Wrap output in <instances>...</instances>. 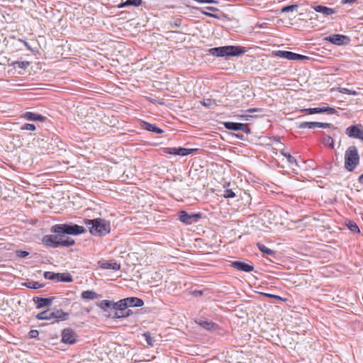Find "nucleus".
I'll return each instance as SVG.
<instances>
[{
  "instance_id": "f257e3e1",
  "label": "nucleus",
  "mask_w": 363,
  "mask_h": 363,
  "mask_svg": "<svg viewBox=\"0 0 363 363\" xmlns=\"http://www.w3.org/2000/svg\"><path fill=\"white\" fill-rule=\"evenodd\" d=\"M84 224L89 228L91 234L95 236H103L111 231L109 222L102 218L86 219Z\"/></svg>"
},
{
  "instance_id": "f03ea898",
  "label": "nucleus",
  "mask_w": 363,
  "mask_h": 363,
  "mask_svg": "<svg viewBox=\"0 0 363 363\" xmlns=\"http://www.w3.org/2000/svg\"><path fill=\"white\" fill-rule=\"evenodd\" d=\"M69 318L68 313L64 312L62 309H47L37 314L38 320H52V323L67 320Z\"/></svg>"
},
{
  "instance_id": "7ed1b4c3",
  "label": "nucleus",
  "mask_w": 363,
  "mask_h": 363,
  "mask_svg": "<svg viewBox=\"0 0 363 363\" xmlns=\"http://www.w3.org/2000/svg\"><path fill=\"white\" fill-rule=\"evenodd\" d=\"M208 52L217 57L238 56L245 52L242 47L240 46H223L210 48Z\"/></svg>"
},
{
  "instance_id": "20e7f679",
  "label": "nucleus",
  "mask_w": 363,
  "mask_h": 363,
  "mask_svg": "<svg viewBox=\"0 0 363 363\" xmlns=\"http://www.w3.org/2000/svg\"><path fill=\"white\" fill-rule=\"evenodd\" d=\"M86 231L83 226L77 224H57L51 228L54 233H65L67 235H78Z\"/></svg>"
},
{
  "instance_id": "39448f33",
  "label": "nucleus",
  "mask_w": 363,
  "mask_h": 363,
  "mask_svg": "<svg viewBox=\"0 0 363 363\" xmlns=\"http://www.w3.org/2000/svg\"><path fill=\"white\" fill-rule=\"evenodd\" d=\"M359 157L355 146H350L345 154V167L348 171H353L359 163Z\"/></svg>"
},
{
  "instance_id": "423d86ee",
  "label": "nucleus",
  "mask_w": 363,
  "mask_h": 363,
  "mask_svg": "<svg viewBox=\"0 0 363 363\" xmlns=\"http://www.w3.org/2000/svg\"><path fill=\"white\" fill-rule=\"evenodd\" d=\"M45 279L57 282H71L72 277L69 273H55L52 272H45L43 274Z\"/></svg>"
},
{
  "instance_id": "0eeeda50",
  "label": "nucleus",
  "mask_w": 363,
  "mask_h": 363,
  "mask_svg": "<svg viewBox=\"0 0 363 363\" xmlns=\"http://www.w3.org/2000/svg\"><path fill=\"white\" fill-rule=\"evenodd\" d=\"M324 40L338 46L347 45L350 42V38L348 36L340 34L327 36Z\"/></svg>"
},
{
  "instance_id": "6e6552de",
  "label": "nucleus",
  "mask_w": 363,
  "mask_h": 363,
  "mask_svg": "<svg viewBox=\"0 0 363 363\" xmlns=\"http://www.w3.org/2000/svg\"><path fill=\"white\" fill-rule=\"evenodd\" d=\"M345 133L350 138L359 139L363 141V126L361 124L349 126L346 128Z\"/></svg>"
},
{
  "instance_id": "1a4fd4ad",
  "label": "nucleus",
  "mask_w": 363,
  "mask_h": 363,
  "mask_svg": "<svg viewBox=\"0 0 363 363\" xmlns=\"http://www.w3.org/2000/svg\"><path fill=\"white\" fill-rule=\"evenodd\" d=\"M201 218V213H188L186 211L179 213V220L184 224L191 225L196 223Z\"/></svg>"
},
{
  "instance_id": "9d476101",
  "label": "nucleus",
  "mask_w": 363,
  "mask_h": 363,
  "mask_svg": "<svg viewBox=\"0 0 363 363\" xmlns=\"http://www.w3.org/2000/svg\"><path fill=\"white\" fill-rule=\"evenodd\" d=\"M194 149H189L184 147H164L162 150L163 153L174 155L186 156L191 154Z\"/></svg>"
},
{
  "instance_id": "9b49d317",
  "label": "nucleus",
  "mask_w": 363,
  "mask_h": 363,
  "mask_svg": "<svg viewBox=\"0 0 363 363\" xmlns=\"http://www.w3.org/2000/svg\"><path fill=\"white\" fill-rule=\"evenodd\" d=\"M77 334L72 328H65L62 332V342L65 344H74L77 341Z\"/></svg>"
},
{
  "instance_id": "f8f14e48",
  "label": "nucleus",
  "mask_w": 363,
  "mask_h": 363,
  "mask_svg": "<svg viewBox=\"0 0 363 363\" xmlns=\"http://www.w3.org/2000/svg\"><path fill=\"white\" fill-rule=\"evenodd\" d=\"M224 126L228 130H241L244 133H249L250 128L247 124L234 122H225Z\"/></svg>"
},
{
  "instance_id": "ddd939ff",
  "label": "nucleus",
  "mask_w": 363,
  "mask_h": 363,
  "mask_svg": "<svg viewBox=\"0 0 363 363\" xmlns=\"http://www.w3.org/2000/svg\"><path fill=\"white\" fill-rule=\"evenodd\" d=\"M57 240L55 235H46L42 238V242L44 245L53 248H56L60 246V243Z\"/></svg>"
},
{
  "instance_id": "4468645a",
  "label": "nucleus",
  "mask_w": 363,
  "mask_h": 363,
  "mask_svg": "<svg viewBox=\"0 0 363 363\" xmlns=\"http://www.w3.org/2000/svg\"><path fill=\"white\" fill-rule=\"evenodd\" d=\"M55 299V297H49V298H42L35 296L33 298V301L36 304L37 308H41L43 307L49 306H50L53 301Z\"/></svg>"
},
{
  "instance_id": "2eb2a0df",
  "label": "nucleus",
  "mask_w": 363,
  "mask_h": 363,
  "mask_svg": "<svg viewBox=\"0 0 363 363\" xmlns=\"http://www.w3.org/2000/svg\"><path fill=\"white\" fill-rule=\"evenodd\" d=\"M230 265L238 270L245 272H250L254 269V267L252 265L239 261L233 262Z\"/></svg>"
},
{
  "instance_id": "dca6fc26",
  "label": "nucleus",
  "mask_w": 363,
  "mask_h": 363,
  "mask_svg": "<svg viewBox=\"0 0 363 363\" xmlns=\"http://www.w3.org/2000/svg\"><path fill=\"white\" fill-rule=\"evenodd\" d=\"M65 233H56L55 236L60 246L69 247L74 244V240L70 238L65 237Z\"/></svg>"
},
{
  "instance_id": "f3484780",
  "label": "nucleus",
  "mask_w": 363,
  "mask_h": 363,
  "mask_svg": "<svg viewBox=\"0 0 363 363\" xmlns=\"http://www.w3.org/2000/svg\"><path fill=\"white\" fill-rule=\"evenodd\" d=\"M22 118L27 121H41L44 122L46 120V118L40 114L32 113V112H26L22 114Z\"/></svg>"
},
{
  "instance_id": "a211bd4d",
  "label": "nucleus",
  "mask_w": 363,
  "mask_h": 363,
  "mask_svg": "<svg viewBox=\"0 0 363 363\" xmlns=\"http://www.w3.org/2000/svg\"><path fill=\"white\" fill-rule=\"evenodd\" d=\"M312 8L316 12L321 13L325 16H330L336 13V10L335 9L329 8L321 5L313 6Z\"/></svg>"
},
{
  "instance_id": "6ab92c4d",
  "label": "nucleus",
  "mask_w": 363,
  "mask_h": 363,
  "mask_svg": "<svg viewBox=\"0 0 363 363\" xmlns=\"http://www.w3.org/2000/svg\"><path fill=\"white\" fill-rule=\"evenodd\" d=\"M123 301H125L127 307H140L144 304L142 299L136 297L126 298L123 299Z\"/></svg>"
},
{
  "instance_id": "aec40b11",
  "label": "nucleus",
  "mask_w": 363,
  "mask_h": 363,
  "mask_svg": "<svg viewBox=\"0 0 363 363\" xmlns=\"http://www.w3.org/2000/svg\"><path fill=\"white\" fill-rule=\"evenodd\" d=\"M99 266L102 269H113L114 271H118L121 268V265L117 262H108L106 261H100L99 262Z\"/></svg>"
},
{
  "instance_id": "412c9836",
  "label": "nucleus",
  "mask_w": 363,
  "mask_h": 363,
  "mask_svg": "<svg viewBox=\"0 0 363 363\" xmlns=\"http://www.w3.org/2000/svg\"><path fill=\"white\" fill-rule=\"evenodd\" d=\"M143 0H126L124 2L121 3L117 6L118 9H122L125 6H140L142 5Z\"/></svg>"
},
{
  "instance_id": "4be33fe9",
  "label": "nucleus",
  "mask_w": 363,
  "mask_h": 363,
  "mask_svg": "<svg viewBox=\"0 0 363 363\" xmlns=\"http://www.w3.org/2000/svg\"><path fill=\"white\" fill-rule=\"evenodd\" d=\"M82 298L86 300H94L98 298V294L91 290L84 291L82 293Z\"/></svg>"
},
{
  "instance_id": "5701e85b",
  "label": "nucleus",
  "mask_w": 363,
  "mask_h": 363,
  "mask_svg": "<svg viewBox=\"0 0 363 363\" xmlns=\"http://www.w3.org/2000/svg\"><path fill=\"white\" fill-rule=\"evenodd\" d=\"M143 128L148 130L151 131L155 133H163V130L160 129V128L157 127L155 124L149 123H144Z\"/></svg>"
},
{
  "instance_id": "b1692460",
  "label": "nucleus",
  "mask_w": 363,
  "mask_h": 363,
  "mask_svg": "<svg viewBox=\"0 0 363 363\" xmlns=\"http://www.w3.org/2000/svg\"><path fill=\"white\" fill-rule=\"evenodd\" d=\"M274 55L291 60L292 52L286 50H277L274 52Z\"/></svg>"
},
{
  "instance_id": "393cba45",
  "label": "nucleus",
  "mask_w": 363,
  "mask_h": 363,
  "mask_svg": "<svg viewBox=\"0 0 363 363\" xmlns=\"http://www.w3.org/2000/svg\"><path fill=\"white\" fill-rule=\"evenodd\" d=\"M196 323L201 327H202L203 328L206 329V330H211L216 326V324L211 321H206V320H200L199 321H196Z\"/></svg>"
},
{
  "instance_id": "a878e982",
  "label": "nucleus",
  "mask_w": 363,
  "mask_h": 363,
  "mask_svg": "<svg viewBox=\"0 0 363 363\" xmlns=\"http://www.w3.org/2000/svg\"><path fill=\"white\" fill-rule=\"evenodd\" d=\"M24 285L28 288L33 289L43 288L45 286L44 284H40L38 281H27L24 284Z\"/></svg>"
},
{
  "instance_id": "bb28decb",
  "label": "nucleus",
  "mask_w": 363,
  "mask_h": 363,
  "mask_svg": "<svg viewBox=\"0 0 363 363\" xmlns=\"http://www.w3.org/2000/svg\"><path fill=\"white\" fill-rule=\"evenodd\" d=\"M99 306L104 311H107L108 308L113 309V301L108 300H103L100 302Z\"/></svg>"
},
{
  "instance_id": "cd10ccee",
  "label": "nucleus",
  "mask_w": 363,
  "mask_h": 363,
  "mask_svg": "<svg viewBox=\"0 0 363 363\" xmlns=\"http://www.w3.org/2000/svg\"><path fill=\"white\" fill-rule=\"evenodd\" d=\"M126 308H127V305H126L125 301H123V299H122L118 302H113V309L115 311H125Z\"/></svg>"
},
{
  "instance_id": "c85d7f7f",
  "label": "nucleus",
  "mask_w": 363,
  "mask_h": 363,
  "mask_svg": "<svg viewBox=\"0 0 363 363\" xmlns=\"http://www.w3.org/2000/svg\"><path fill=\"white\" fill-rule=\"evenodd\" d=\"M319 113H325L328 115H333L337 113L336 109L329 106L318 107Z\"/></svg>"
},
{
  "instance_id": "c756f323",
  "label": "nucleus",
  "mask_w": 363,
  "mask_h": 363,
  "mask_svg": "<svg viewBox=\"0 0 363 363\" xmlns=\"http://www.w3.org/2000/svg\"><path fill=\"white\" fill-rule=\"evenodd\" d=\"M257 247L258 249L263 252L264 254H266L267 255H272L274 254V251L272 250L267 247L261 243H257Z\"/></svg>"
},
{
  "instance_id": "7c9ffc66",
  "label": "nucleus",
  "mask_w": 363,
  "mask_h": 363,
  "mask_svg": "<svg viewBox=\"0 0 363 363\" xmlns=\"http://www.w3.org/2000/svg\"><path fill=\"white\" fill-rule=\"evenodd\" d=\"M323 144L325 145V146H328L330 148H334V142H333V139L329 136V135H325L323 137Z\"/></svg>"
},
{
  "instance_id": "2f4dec72",
  "label": "nucleus",
  "mask_w": 363,
  "mask_h": 363,
  "mask_svg": "<svg viewBox=\"0 0 363 363\" xmlns=\"http://www.w3.org/2000/svg\"><path fill=\"white\" fill-rule=\"evenodd\" d=\"M282 155L286 158L288 163L291 166H298L296 159L289 153L283 152Z\"/></svg>"
},
{
  "instance_id": "473e14b6",
  "label": "nucleus",
  "mask_w": 363,
  "mask_h": 363,
  "mask_svg": "<svg viewBox=\"0 0 363 363\" xmlns=\"http://www.w3.org/2000/svg\"><path fill=\"white\" fill-rule=\"evenodd\" d=\"M315 125H316L315 122H303V123H301L298 127L300 129H305V128L312 129V128H316Z\"/></svg>"
},
{
  "instance_id": "72a5a7b5",
  "label": "nucleus",
  "mask_w": 363,
  "mask_h": 363,
  "mask_svg": "<svg viewBox=\"0 0 363 363\" xmlns=\"http://www.w3.org/2000/svg\"><path fill=\"white\" fill-rule=\"evenodd\" d=\"M12 65L14 67L26 69L29 65V62H26V61H21V62L20 61H15V62H12Z\"/></svg>"
},
{
  "instance_id": "f704fd0d",
  "label": "nucleus",
  "mask_w": 363,
  "mask_h": 363,
  "mask_svg": "<svg viewBox=\"0 0 363 363\" xmlns=\"http://www.w3.org/2000/svg\"><path fill=\"white\" fill-rule=\"evenodd\" d=\"M129 311L130 310L128 311H116L113 315V318H120L123 317H128L130 314Z\"/></svg>"
},
{
  "instance_id": "c9c22d12",
  "label": "nucleus",
  "mask_w": 363,
  "mask_h": 363,
  "mask_svg": "<svg viewBox=\"0 0 363 363\" xmlns=\"http://www.w3.org/2000/svg\"><path fill=\"white\" fill-rule=\"evenodd\" d=\"M337 91L342 94H350V95H353V96H356L358 94V93L356 91H352L347 88H343V87L338 88Z\"/></svg>"
},
{
  "instance_id": "e433bc0d",
  "label": "nucleus",
  "mask_w": 363,
  "mask_h": 363,
  "mask_svg": "<svg viewBox=\"0 0 363 363\" xmlns=\"http://www.w3.org/2000/svg\"><path fill=\"white\" fill-rule=\"evenodd\" d=\"M347 227L351 231H352L354 233L359 232V229L357 225L353 221H349V223L347 224Z\"/></svg>"
},
{
  "instance_id": "4c0bfd02",
  "label": "nucleus",
  "mask_w": 363,
  "mask_h": 363,
  "mask_svg": "<svg viewBox=\"0 0 363 363\" xmlns=\"http://www.w3.org/2000/svg\"><path fill=\"white\" fill-rule=\"evenodd\" d=\"M306 59H308V57H306L305 55L292 52V56H291V60H306Z\"/></svg>"
},
{
  "instance_id": "58836bf2",
  "label": "nucleus",
  "mask_w": 363,
  "mask_h": 363,
  "mask_svg": "<svg viewBox=\"0 0 363 363\" xmlns=\"http://www.w3.org/2000/svg\"><path fill=\"white\" fill-rule=\"evenodd\" d=\"M303 111L307 114H316L319 113L318 107V108H305Z\"/></svg>"
},
{
  "instance_id": "ea45409f",
  "label": "nucleus",
  "mask_w": 363,
  "mask_h": 363,
  "mask_svg": "<svg viewBox=\"0 0 363 363\" xmlns=\"http://www.w3.org/2000/svg\"><path fill=\"white\" fill-rule=\"evenodd\" d=\"M296 7H297L296 4H292V5H289V6H284L281 9V12L286 13V12L292 11Z\"/></svg>"
},
{
  "instance_id": "a19ab883",
  "label": "nucleus",
  "mask_w": 363,
  "mask_h": 363,
  "mask_svg": "<svg viewBox=\"0 0 363 363\" xmlns=\"http://www.w3.org/2000/svg\"><path fill=\"white\" fill-rule=\"evenodd\" d=\"M195 9L199 11L201 13H203V15L205 16H210V17H213V18H218V16L216 14H214V13H209V12H207V11H205L203 10H202L200 8H197V7H195L194 8Z\"/></svg>"
},
{
  "instance_id": "79ce46f5",
  "label": "nucleus",
  "mask_w": 363,
  "mask_h": 363,
  "mask_svg": "<svg viewBox=\"0 0 363 363\" xmlns=\"http://www.w3.org/2000/svg\"><path fill=\"white\" fill-rule=\"evenodd\" d=\"M223 196L225 198H234L235 194L231 189H226L224 191Z\"/></svg>"
},
{
  "instance_id": "37998d69",
  "label": "nucleus",
  "mask_w": 363,
  "mask_h": 363,
  "mask_svg": "<svg viewBox=\"0 0 363 363\" xmlns=\"http://www.w3.org/2000/svg\"><path fill=\"white\" fill-rule=\"evenodd\" d=\"M35 128H35V125L31 124V123H26L21 127L22 130H35Z\"/></svg>"
},
{
  "instance_id": "c03bdc74",
  "label": "nucleus",
  "mask_w": 363,
  "mask_h": 363,
  "mask_svg": "<svg viewBox=\"0 0 363 363\" xmlns=\"http://www.w3.org/2000/svg\"><path fill=\"white\" fill-rule=\"evenodd\" d=\"M315 126L316 128H327L332 126L331 123H321V122H315Z\"/></svg>"
},
{
  "instance_id": "a18cd8bd",
  "label": "nucleus",
  "mask_w": 363,
  "mask_h": 363,
  "mask_svg": "<svg viewBox=\"0 0 363 363\" xmlns=\"http://www.w3.org/2000/svg\"><path fill=\"white\" fill-rule=\"evenodd\" d=\"M28 252L24 250H17L16 255L19 257L23 258L28 255Z\"/></svg>"
},
{
  "instance_id": "49530a36",
  "label": "nucleus",
  "mask_w": 363,
  "mask_h": 363,
  "mask_svg": "<svg viewBox=\"0 0 363 363\" xmlns=\"http://www.w3.org/2000/svg\"><path fill=\"white\" fill-rule=\"evenodd\" d=\"M144 336L145 337V340H146L147 343L149 345H152V338L151 337L150 334L147 333L144 334Z\"/></svg>"
},
{
  "instance_id": "de8ad7c7",
  "label": "nucleus",
  "mask_w": 363,
  "mask_h": 363,
  "mask_svg": "<svg viewBox=\"0 0 363 363\" xmlns=\"http://www.w3.org/2000/svg\"><path fill=\"white\" fill-rule=\"evenodd\" d=\"M39 332L37 330H31L29 332V336L30 338H35L38 336Z\"/></svg>"
},
{
  "instance_id": "09e8293b",
  "label": "nucleus",
  "mask_w": 363,
  "mask_h": 363,
  "mask_svg": "<svg viewBox=\"0 0 363 363\" xmlns=\"http://www.w3.org/2000/svg\"><path fill=\"white\" fill-rule=\"evenodd\" d=\"M201 104L206 107H209L212 104V101L210 99L206 101H201Z\"/></svg>"
},
{
  "instance_id": "8fccbe9b",
  "label": "nucleus",
  "mask_w": 363,
  "mask_h": 363,
  "mask_svg": "<svg viewBox=\"0 0 363 363\" xmlns=\"http://www.w3.org/2000/svg\"><path fill=\"white\" fill-rule=\"evenodd\" d=\"M264 295L266 296H267V297H269V298H274V299H277V300H281L282 299L280 296H277V295H273V294H265Z\"/></svg>"
},
{
  "instance_id": "3c124183",
  "label": "nucleus",
  "mask_w": 363,
  "mask_h": 363,
  "mask_svg": "<svg viewBox=\"0 0 363 363\" xmlns=\"http://www.w3.org/2000/svg\"><path fill=\"white\" fill-rule=\"evenodd\" d=\"M241 118L242 120L249 121L250 118H252V116L250 115H242L241 116Z\"/></svg>"
},
{
  "instance_id": "603ef678",
  "label": "nucleus",
  "mask_w": 363,
  "mask_h": 363,
  "mask_svg": "<svg viewBox=\"0 0 363 363\" xmlns=\"http://www.w3.org/2000/svg\"><path fill=\"white\" fill-rule=\"evenodd\" d=\"M206 9L207 10H209V11H218V9L217 8L213 7V6H206Z\"/></svg>"
},
{
  "instance_id": "864d4df0",
  "label": "nucleus",
  "mask_w": 363,
  "mask_h": 363,
  "mask_svg": "<svg viewBox=\"0 0 363 363\" xmlns=\"http://www.w3.org/2000/svg\"><path fill=\"white\" fill-rule=\"evenodd\" d=\"M356 0H342L344 4H351L354 2Z\"/></svg>"
},
{
  "instance_id": "5fc2aeb1",
  "label": "nucleus",
  "mask_w": 363,
  "mask_h": 363,
  "mask_svg": "<svg viewBox=\"0 0 363 363\" xmlns=\"http://www.w3.org/2000/svg\"><path fill=\"white\" fill-rule=\"evenodd\" d=\"M194 294H196V296H201L203 294V292L202 291H194Z\"/></svg>"
},
{
  "instance_id": "6e6d98bb",
  "label": "nucleus",
  "mask_w": 363,
  "mask_h": 363,
  "mask_svg": "<svg viewBox=\"0 0 363 363\" xmlns=\"http://www.w3.org/2000/svg\"><path fill=\"white\" fill-rule=\"evenodd\" d=\"M359 180L360 182L363 183V174L359 177Z\"/></svg>"
},
{
  "instance_id": "4d7b16f0",
  "label": "nucleus",
  "mask_w": 363,
  "mask_h": 363,
  "mask_svg": "<svg viewBox=\"0 0 363 363\" xmlns=\"http://www.w3.org/2000/svg\"><path fill=\"white\" fill-rule=\"evenodd\" d=\"M247 111L250 112V113H252V112L255 111V109L250 108V109L247 110Z\"/></svg>"
},
{
  "instance_id": "13d9d810",
  "label": "nucleus",
  "mask_w": 363,
  "mask_h": 363,
  "mask_svg": "<svg viewBox=\"0 0 363 363\" xmlns=\"http://www.w3.org/2000/svg\"><path fill=\"white\" fill-rule=\"evenodd\" d=\"M260 28H264V25L261 24L260 26Z\"/></svg>"
},
{
  "instance_id": "bf43d9fd",
  "label": "nucleus",
  "mask_w": 363,
  "mask_h": 363,
  "mask_svg": "<svg viewBox=\"0 0 363 363\" xmlns=\"http://www.w3.org/2000/svg\"><path fill=\"white\" fill-rule=\"evenodd\" d=\"M360 19L363 21V16L360 17Z\"/></svg>"
}]
</instances>
